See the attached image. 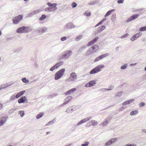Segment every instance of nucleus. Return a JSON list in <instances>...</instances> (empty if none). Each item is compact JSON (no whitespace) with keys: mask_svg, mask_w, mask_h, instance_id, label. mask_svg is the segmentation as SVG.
Instances as JSON below:
<instances>
[{"mask_svg":"<svg viewBox=\"0 0 146 146\" xmlns=\"http://www.w3.org/2000/svg\"><path fill=\"white\" fill-rule=\"evenodd\" d=\"M117 140V138H114L112 139L109 141L106 142L105 143V145L106 146H108L113 143L115 141Z\"/></svg>","mask_w":146,"mask_h":146,"instance_id":"13","label":"nucleus"},{"mask_svg":"<svg viewBox=\"0 0 146 146\" xmlns=\"http://www.w3.org/2000/svg\"><path fill=\"white\" fill-rule=\"evenodd\" d=\"M77 4L75 2H73L71 4V6L73 8L77 6Z\"/></svg>","mask_w":146,"mask_h":146,"instance_id":"43","label":"nucleus"},{"mask_svg":"<svg viewBox=\"0 0 146 146\" xmlns=\"http://www.w3.org/2000/svg\"><path fill=\"white\" fill-rule=\"evenodd\" d=\"M116 15L115 14H113L111 17V20L112 22L114 21L116 19Z\"/></svg>","mask_w":146,"mask_h":146,"instance_id":"32","label":"nucleus"},{"mask_svg":"<svg viewBox=\"0 0 146 146\" xmlns=\"http://www.w3.org/2000/svg\"><path fill=\"white\" fill-rule=\"evenodd\" d=\"M123 93V92L122 91H120L118 92L115 94V96L119 97L121 96Z\"/></svg>","mask_w":146,"mask_h":146,"instance_id":"30","label":"nucleus"},{"mask_svg":"<svg viewBox=\"0 0 146 146\" xmlns=\"http://www.w3.org/2000/svg\"><path fill=\"white\" fill-rule=\"evenodd\" d=\"M96 1H91L88 3V5H94L96 3Z\"/></svg>","mask_w":146,"mask_h":146,"instance_id":"48","label":"nucleus"},{"mask_svg":"<svg viewBox=\"0 0 146 146\" xmlns=\"http://www.w3.org/2000/svg\"><path fill=\"white\" fill-rule=\"evenodd\" d=\"M70 76L74 80H76L77 78V76L75 72H72L70 74Z\"/></svg>","mask_w":146,"mask_h":146,"instance_id":"24","label":"nucleus"},{"mask_svg":"<svg viewBox=\"0 0 146 146\" xmlns=\"http://www.w3.org/2000/svg\"><path fill=\"white\" fill-rule=\"evenodd\" d=\"M96 84V81L95 80L91 81L87 84L85 86L86 87H89L94 86Z\"/></svg>","mask_w":146,"mask_h":146,"instance_id":"12","label":"nucleus"},{"mask_svg":"<svg viewBox=\"0 0 146 146\" xmlns=\"http://www.w3.org/2000/svg\"><path fill=\"white\" fill-rule=\"evenodd\" d=\"M145 103L143 102H141L139 104V106L140 107H143L145 105Z\"/></svg>","mask_w":146,"mask_h":146,"instance_id":"53","label":"nucleus"},{"mask_svg":"<svg viewBox=\"0 0 146 146\" xmlns=\"http://www.w3.org/2000/svg\"><path fill=\"white\" fill-rule=\"evenodd\" d=\"M3 107V105L2 104H0V110Z\"/></svg>","mask_w":146,"mask_h":146,"instance_id":"63","label":"nucleus"},{"mask_svg":"<svg viewBox=\"0 0 146 146\" xmlns=\"http://www.w3.org/2000/svg\"><path fill=\"white\" fill-rule=\"evenodd\" d=\"M65 101L63 103V104H64V105H65L66 104H68L69 102H68V101H67L66 100H65Z\"/></svg>","mask_w":146,"mask_h":146,"instance_id":"59","label":"nucleus"},{"mask_svg":"<svg viewBox=\"0 0 146 146\" xmlns=\"http://www.w3.org/2000/svg\"><path fill=\"white\" fill-rule=\"evenodd\" d=\"M94 43L93 42L92 40L90 41L89 43L87 44V46H91Z\"/></svg>","mask_w":146,"mask_h":146,"instance_id":"41","label":"nucleus"},{"mask_svg":"<svg viewBox=\"0 0 146 146\" xmlns=\"http://www.w3.org/2000/svg\"><path fill=\"white\" fill-rule=\"evenodd\" d=\"M142 34V33H137L133 36L130 39L131 41H133L137 39Z\"/></svg>","mask_w":146,"mask_h":146,"instance_id":"11","label":"nucleus"},{"mask_svg":"<svg viewBox=\"0 0 146 146\" xmlns=\"http://www.w3.org/2000/svg\"><path fill=\"white\" fill-rule=\"evenodd\" d=\"M109 54L106 53L102 54L96 58L94 60V62H96L109 56Z\"/></svg>","mask_w":146,"mask_h":146,"instance_id":"9","label":"nucleus"},{"mask_svg":"<svg viewBox=\"0 0 146 146\" xmlns=\"http://www.w3.org/2000/svg\"><path fill=\"white\" fill-rule=\"evenodd\" d=\"M19 114H20L21 116L22 117L25 115L24 111H19Z\"/></svg>","mask_w":146,"mask_h":146,"instance_id":"38","label":"nucleus"},{"mask_svg":"<svg viewBox=\"0 0 146 146\" xmlns=\"http://www.w3.org/2000/svg\"><path fill=\"white\" fill-rule=\"evenodd\" d=\"M129 35V34L128 33H126L124 35H123L122 36L121 38H125L127 37Z\"/></svg>","mask_w":146,"mask_h":146,"instance_id":"46","label":"nucleus"},{"mask_svg":"<svg viewBox=\"0 0 146 146\" xmlns=\"http://www.w3.org/2000/svg\"><path fill=\"white\" fill-rule=\"evenodd\" d=\"M64 106V104H63V103L62 104L60 105L59 106H58V108H61L62 107H63Z\"/></svg>","mask_w":146,"mask_h":146,"instance_id":"60","label":"nucleus"},{"mask_svg":"<svg viewBox=\"0 0 146 146\" xmlns=\"http://www.w3.org/2000/svg\"><path fill=\"white\" fill-rule=\"evenodd\" d=\"M138 113V110L132 111L130 113V115L131 116H133L137 114Z\"/></svg>","mask_w":146,"mask_h":146,"instance_id":"27","label":"nucleus"},{"mask_svg":"<svg viewBox=\"0 0 146 146\" xmlns=\"http://www.w3.org/2000/svg\"><path fill=\"white\" fill-rule=\"evenodd\" d=\"M84 14L86 15L87 16H90L91 15V13L90 12H89L87 13L86 12L84 13Z\"/></svg>","mask_w":146,"mask_h":146,"instance_id":"55","label":"nucleus"},{"mask_svg":"<svg viewBox=\"0 0 146 146\" xmlns=\"http://www.w3.org/2000/svg\"><path fill=\"white\" fill-rule=\"evenodd\" d=\"M113 87L112 86H110L108 87V89L106 88H103V89H100V91H102L103 90H109L110 91L113 89Z\"/></svg>","mask_w":146,"mask_h":146,"instance_id":"23","label":"nucleus"},{"mask_svg":"<svg viewBox=\"0 0 146 146\" xmlns=\"http://www.w3.org/2000/svg\"><path fill=\"white\" fill-rule=\"evenodd\" d=\"M146 30V26L141 27L139 29V31H143Z\"/></svg>","mask_w":146,"mask_h":146,"instance_id":"39","label":"nucleus"},{"mask_svg":"<svg viewBox=\"0 0 146 146\" xmlns=\"http://www.w3.org/2000/svg\"><path fill=\"white\" fill-rule=\"evenodd\" d=\"M8 117H1L0 118V127L4 124L7 121Z\"/></svg>","mask_w":146,"mask_h":146,"instance_id":"10","label":"nucleus"},{"mask_svg":"<svg viewBox=\"0 0 146 146\" xmlns=\"http://www.w3.org/2000/svg\"><path fill=\"white\" fill-rule=\"evenodd\" d=\"M12 39V38L11 37H8V38H7V41H9L10 40H11Z\"/></svg>","mask_w":146,"mask_h":146,"instance_id":"61","label":"nucleus"},{"mask_svg":"<svg viewBox=\"0 0 146 146\" xmlns=\"http://www.w3.org/2000/svg\"><path fill=\"white\" fill-rule=\"evenodd\" d=\"M58 95V94H57L56 93H53L52 94H50L49 96V98H52L53 97L56 96Z\"/></svg>","mask_w":146,"mask_h":146,"instance_id":"34","label":"nucleus"},{"mask_svg":"<svg viewBox=\"0 0 146 146\" xmlns=\"http://www.w3.org/2000/svg\"><path fill=\"white\" fill-rule=\"evenodd\" d=\"M47 30V28L46 27H43L38 29V31L40 33H43L46 31Z\"/></svg>","mask_w":146,"mask_h":146,"instance_id":"17","label":"nucleus"},{"mask_svg":"<svg viewBox=\"0 0 146 146\" xmlns=\"http://www.w3.org/2000/svg\"><path fill=\"white\" fill-rule=\"evenodd\" d=\"M89 144V142H86L85 143L81 145V146H87Z\"/></svg>","mask_w":146,"mask_h":146,"instance_id":"47","label":"nucleus"},{"mask_svg":"<svg viewBox=\"0 0 146 146\" xmlns=\"http://www.w3.org/2000/svg\"><path fill=\"white\" fill-rule=\"evenodd\" d=\"M115 11V9H112L108 11L105 15V17H106L110 15L112 12Z\"/></svg>","mask_w":146,"mask_h":146,"instance_id":"25","label":"nucleus"},{"mask_svg":"<svg viewBox=\"0 0 146 146\" xmlns=\"http://www.w3.org/2000/svg\"><path fill=\"white\" fill-rule=\"evenodd\" d=\"M88 123L90 124V125H92L94 126L97 125L98 122L94 120H92L90 121Z\"/></svg>","mask_w":146,"mask_h":146,"instance_id":"26","label":"nucleus"},{"mask_svg":"<svg viewBox=\"0 0 146 146\" xmlns=\"http://www.w3.org/2000/svg\"><path fill=\"white\" fill-rule=\"evenodd\" d=\"M125 146H137V145L135 144H127Z\"/></svg>","mask_w":146,"mask_h":146,"instance_id":"51","label":"nucleus"},{"mask_svg":"<svg viewBox=\"0 0 146 146\" xmlns=\"http://www.w3.org/2000/svg\"><path fill=\"white\" fill-rule=\"evenodd\" d=\"M12 84H4L0 86V90L3 89L7 87L11 86Z\"/></svg>","mask_w":146,"mask_h":146,"instance_id":"21","label":"nucleus"},{"mask_svg":"<svg viewBox=\"0 0 146 146\" xmlns=\"http://www.w3.org/2000/svg\"><path fill=\"white\" fill-rule=\"evenodd\" d=\"M95 49V47L94 46L89 48L90 50H94Z\"/></svg>","mask_w":146,"mask_h":146,"instance_id":"58","label":"nucleus"},{"mask_svg":"<svg viewBox=\"0 0 146 146\" xmlns=\"http://www.w3.org/2000/svg\"><path fill=\"white\" fill-rule=\"evenodd\" d=\"M139 16V15L138 14H135L130 17H129L127 20L126 21L127 22H128L130 21L134 20L137 18H138Z\"/></svg>","mask_w":146,"mask_h":146,"instance_id":"8","label":"nucleus"},{"mask_svg":"<svg viewBox=\"0 0 146 146\" xmlns=\"http://www.w3.org/2000/svg\"><path fill=\"white\" fill-rule=\"evenodd\" d=\"M108 122L106 120H105V121H104L102 123V125L103 127H105L108 124Z\"/></svg>","mask_w":146,"mask_h":146,"instance_id":"37","label":"nucleus"},{"mask_svg":"<svg viewBox=\"0 0 146 146\" xmlns=\"http://www.w3.org/2000/svg\"><path fill=\"white\" fill-rule=\"evenodd\" d=\"M27 100V98L25 96L21 97L18 100V102L19 104L24 103Z\"/></svg>","mask_w":146,"mask_h":146,"instance_id":"16","label":"nucleus"},{"mask_svg":"<svg viewBox=\"0 0 146 146\" xmlns=\"http://www.w3.org/2000/svg\"><path fill=\"white\" fill-rule=\"evenodd\" d=\"M46 17V15L45 14L42 15L41 17H40L39 19V20L40 21H42Z\"/></svg>","mask_w":146,"mask_h":146,"instance_id":"29","label":"nucleus"},{"mask_svg":"<svg viewBox=\"0 0 146 146\" xmlns=\"http://www.w3.org/2000/svg\"><path fill=\"white\" fill-rule=\"evenodd\" d=\"M65 70V69L63 68L57 72L55 74V79L57 80L60 78L64 75Z\"/></svg>","mask_w":146,"mask_h":146,"instance_id":"5","label":"nucleus"},{"mask_svg":"<svg viewBox=\"0 0 146 146\" xmlns=\"http://www.w3.org/2000/svg\"><path fill=\"white\" fill-rule=\"evenodd\" d=\"M76 88H72L68 91H67L66 93L65 94L66 95H68L71 93H73L75 91H76Z\"/></svg>","mask_w":146,"mask_h":146,"instance_id":"22","label":"nucleus"},{"mask_svg":"<svg viewBox=\"0 0 146 146\" xmlns=\"http://www.w3.org/2000/svg\"><path fill=\"white\" fill-rule=\"evenodd\" d=\"M47 5L49 7H47L45 9V11L49 12H54L56 10L57 8L56 7L57 4L56 3H51L49 2L47 3Z\"/></svg>","mask_w":146,"mask_h":146,"instance_id":"2","label":"nucleus"},{"mask_svg":"<svg viewBox=\"0 0 146 146\" xmlns=\"http://www.w3.org/2000/svg\"><path fill=\"white\" fill-rule=\"evenodd\" d=\"M124 0H118L117 1V3L118 4H121L123 3Z\"/></svg>","mask_w":146,"mask_h":146,"instance_id":"52","label":"nucleus"},{"mask_svg":"<svg viewBox=\"0 0 146 146\" xmlns=\"http://www.w3.org/2000/svg\"><path fill=\"white\" fill-rule=\"evenodd\" d=\"M85 121H84V119H82L77 123L76 125L75 126V127H76L77 126H78L80 125H81V124H82V123H85Z\"/></svg>","mask_w":146,"mask_h":146,"instance_id":"31","label":"nucleus"},{"mask_svg":"<svg viewBox=\"0 0 146 146\" xmlns=\"http://www.w3.org/2000/svg\"><path fill=\"white\" fill-rule=\"evenodd\" d=\"M23 16L22 15H19L13 19V23L15 24H17L19 22L23 19Z\"/></svg>","mask_w":146,"mask_h":146,"instance_id":"6","label":"nucleus"},{"mask_svg":"<svg viewBox=\"0 0 146 146\" xmlns=\"http://www.w3.org/2000/svg\"><path fill=\"white\" fill-rule=\"evenodd\" d=\"M16 98L15 96V95H12L10 98V100L12 101L15 99Z\"/></svg>","mask_w":146,"mask_h":146,"instance_id":"42","label":"nucleus"},{"mask_svg":"<svg viewBox=\"0 0 146 146\" xmlns=\"http://www.w3.org/2000/svg\"><path fill=\"white\" fill-rule=\"evenodd\" d=\"M64 64L63 62L60 61L57 63L52 67L50 69V71H53L54 70L57 69L60 66H61Z\"/></svg>","mask_w":146,"mask_h":146,"instance_id":"7","label":"nucleus"},{"mask_svg":"<svg viewBox=\"0 0 146 146\" xmlns=\"http://www.w3.org/2000/svg\"><path fill=\"white\" fill-rule=\"evenodd\" d=\"M91 118H92V117H87V118H86L84 119V121H85V122H86L89 120Z\"/></svg>","mask_w":146,"mask_h":146,"instance_id":"45","label":"nucleus"},{"mask_svg":"<svg viewBox=\"0 0 146 146\" xmlns=\"http://www.w3.org/2000/svg\"><path fill=\"white\" fill-rule=\"evenodd\" d=\"M82 35L78 36L75 39V40L76 41H78L80 40L82 38Z\"/></svg>","mask_w":146,"mask_h":146,"instance_id":"36","label":"nucleus"},{"mask_svg":"<svg viewBox=\"0 0 146 146\" xmlns=\"http://www.w3.org/2000/svg\"><path fill=\"white\" fill-rule=\"evenodd\" d=\"M103 23V22L102 21V20H101L99 23H98V24L99 25H102Z\"/></svg>","mask_w":146,"mask_h":146,"instance_id":"62","label":"nucleus"},{"mask_svg":"<svg viewBox=\"0 0 146 146\" xmlns=\"http://www.w3.org/2000/svg\"><path fill=\"white\" fill-rule=\"evenodd\" d=\"M22 80L23 82L25 83H28L29 82V81L27 79L25 78H23L22 79Z\"/></svg>","mask_w":146,"mask_h":146,"instance_id":"35","label":"nucleus"},{"mask_svg":"<svg viewBox=\"0 0 146 146\" xmlns=\"http://www.w3.org/2000/svg\"><path fill=\"white\" fill-rule=\"evenodd\" d=\"M111 119V118L110 117H108L106 118V120L108 122L109 121H110Z\"/></svg>","mask_w":146,"mask_h":146,"instance_id":"57","label":"nucleus"},{"mask_svg":"<svg viewBox=\"0 0 146 146\" xmlns=\"http://www.w3.org/2000/svg\"><path fill=\"white\" fill-rule=\"evenodd\" d=\"M66 27L67 29H70L75 28V26L72 23L70 22L66 24Z\"/></svg>","mask_w":146,"mask_h":146,"instance_id":"14","label":"nucleus"},{"mask_svg":"<svg viewBox=\"0 0 146 146\" xmlns=\"http://www.w3.org/2000/svg\"><path fill=\"white\" fill-rule=\"evenodd\" d=\"M67 38L66 36H63L60 38V40L62 41H64L67 39Z\"/></svg>","mask_w":146,"mask_h":146,"instance_id":"49","label":"nucleus"},{"mask_svg":"<svg viewBox=\"0 0 146 146\" xmlns=\"http://www.w3.org/2000/svg\"><path fill=\"white\" fill-rule=\"evenodd\" d=\"M44 114L43 112L40 113L38 114L36 116V117L37 119H38L42 117Z\"/></svg>","mask_w":146,"mask_h":146,"instance_id":"28","label":"nucleus"},{"mask_svg":"<svg viewBox=\"0 0 146 146\" xmlns=\"http://www.w3.org/2000/svg\"><path fill=\"white\" fill-rule=\"evenodd\" d=\"M105 66L103 65H99L92 69L90 72V74H94L100 72L101 69L104 68Z\"/></svg>","mask_w":146,"mask_h":146,"instance_id":"4","label":"nucleus"},{"mask_svg":"<svg viewBox=\"0 0 146 146\" xmlns=\"http://www.w3.org/2000/svg\"><path fill=\"white\" fill-rule=\"evenodd\" d=\"M142 131L143 133H146V130H145V129H143L142 130Z\"/></svg>","mask_w":146,"mask_h":146,"instance_id":"64","label":"nucleus"},{"mask_svg":"<svg viewBox=\"0 0 146 146\" xmlns=\"http://www.w3.org/2000/svg\"><path fill=\"white\" fill-rule=\"evenodd\" d=\"M40 12V11L39 10H37L35 11H34L33 12H32L30 13H29L28 14V16L29 17H32L33 15L38 13L39 12Z\"/></svg>","mask_w":146,"mask_h":146,"instance_id":"15","label":"nucleus"},{"mask_svg":"<svg viewBox=\"0 0 146 146\" xmlns=\"http://www.w3.org/2000/svg\"><path fill=\"white\" fill-rule=\"evenodd\" d=\"M105 28L106 26L104 25H103L100 27L98 28L96 33H98L102 31L103 30H104L105 29Z\"/></svg>","mask_w":146,"mask_h":146,"instance_id":"19","label":"nucleus"},{"mask_svg":"<svg viewBox=\"0 0 146 146\" xmlns=\"http://www.w3.org/2000/svg\"><path fill=\"white\" fill-rule=\"evenodd\" d=\"M32 30L30 27L23 26L17 29L16 32L19 33H26L31 31Z\"/></svg>","mask_w":146,"mask_h":146,"instance_id":"1","label":"nucleus"},{"mask_svg":"<svg viewBox=\"0 0 146 146\" xmlns=\"http://www.w3.org/2000/svg\"><path fill=\"white\" fill-rule=\"evenodd\" d=\"M72 107H73V108H71V111H73L76 110V108L74 106H72Z\"/></svg>","mask_w":146,"mask_h":146,"instance_id":"54","label":"nucleus"},{"mask_svg":"<svg viewBox=\"0 0 146 146\" xmlns=\"http://www.w3.org/2000/svg\"><path fill=\"white\" fill-rule=\"evenodd\" d=\"M127 66L128 64H125L123 65L120 68L121 70H125L127 68Z\"/></svg>","mask_w":146,"mask_h":146,"instance_id":"33","label":"nucleus"},{"mask_svg":"<svg viewBox=\"0 0 146 146\" xmlns=\"http://www.w3.org/2000/svg\"><path fill=\"white\" fill-rule=\"evenodd\" d=\"M72 52L70 50L66 51L65 54H61L59 55V59L60 60L67 59L72 54Z\"/></svg>","mask_w":146,"mask_h":146,"instance_id":"3","label":"nucleus"},{"mask_svg":"<svg viewBox=\"0 0 146 146\" xmlns=\"http://www.w3.org/2000/svg\"><path fill=\"white\" fill-rule=\"evenodd\" d=\"M25 92V91L24 90L22 91H21L19 92L15 96L16 98H18L20 97L23 95L24 94Z\"/></svg>","mask_w":146,"mask_h":146,"instance_id":"20","label":"nucleus"},{"mask_svg":"<svg viewBox=\"0 0 146 146\" xmlns=\"http://www.w3.org/2000/svg\"><path fill=\"white\" fill-rule=\"evenodd\" d=\"M73 98L72 96H69L67 98H66L65 99V100H66L67 101H68V102H69V101L72 100Z\"/></svg>","mask_w":146,"mask_h":146,"instance_id":"40","label":"nucleus"},{"mask_svg":"<svg viewBox=\"0 0 146 146\" xmlns=\"http://www.w3.org/2000/svg\"><path fill=\"white\" fill-rule=\"evenodd\" d=\"M134 99H131L130 100H128L125 101L124 102L123 104L122 105H126L127 104H129L132 102L134 101Z\"/></svg>","mask_w":146,"mask_h":146,"instance_id":"18","label":"nucleus"},{"mask_svg":"<svg viewBox=\"0 0 146 146\" xmlns=\"http://www.w3.org/2000/svg\"><path fill=\"white\" fill-rule=\"evenodd\" d=\"M98 38L99 37H96L93 39L92 40L93 42L94 43H95L96 42Z\"/></svg>","mask_w":146,"mask_h":146,"instance_id":"44","label":"nucleus"},{"mask_svg":"<svg viewBox=\"0 0 146 146\" xmlns=\"http://www.w3.org/2000/svg\"><path fill=\"white\" fill-rule=\"evenodd\" d=\"M54 119L51 121H50L48 123H47L46 124V126H47V125H48L51 123H54Z\"/></svg>","mask_w":146,"mask_h":146,"instance_id":"56","label":"nucleus"},{"mask_svg":"<svg viewBox=\"0 0 146 146\" xmlns=\"http://www.w3.org/2000/svg\"><path fill=\"white\" fill-rule=\"evenodd\" d=\"M71 111V107H69L67 108V110H66V111L68 113H69Z\"/></svg>","mask_w":146,"mask_h":146,"instance_id":"50","label":"nucleus"}]
</instances>
